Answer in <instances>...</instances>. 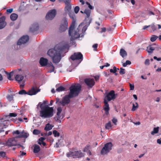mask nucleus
Returning <instances> with one entry per match:
<instances>
[{"instance_id":"f257e3e1","label":"nucleus","mask_w":161,"mask_h":161,"mask_svg":"<svg viewBox=\"0 0 161 161\" xmlns=\"http://www.w3.org/2000/svg\"><path fill=\"white\" fill-rule=\"evenodd\" d=\"M68 46L67 44L59 43L57 44L54 48L49 49L47 54L52 58L54 63H58L61 58V54L68 47Z\"/></svg>"},{"instance_id":"f03ea898","label":"nucleus","mask_w":161,"mask_h":161,"mask_svg":"<svg viewBox=\"0 0 161 161\" xmlns=\"http://www.w3.org/2000/svg\"><path fill=\"white\" fill-rule=\"evenodd\" d=\"M72 19L71 25L70 26L69 31V36H71L70 41L73 42L75 39L80 37V33L81 32L80 26L79 25L78 27L74 30L75 23V18Z\"/></svg>"},{"instance_id":"7ed1b4c3","label":"nucleus","mask_w":161,"mask_h":161,"mask_svg":"<svg viewBox=\"0 0 161 161\" xmlns=\"http://www.w3.org/2000/svg\"><path fill=\"white\" fill-rule=\"evenodd\" d=\"M40 111L39 116L43 118H50L52 117L54 114L53 108L47 106L42 107Z\"/></svg>"},{"instance_id":"20e7f679","label":"nucleus","mask_w":161,"mask_h":161,"mask_svg":"<svg viewBox=\"0 0 161 161\" xmlns=\"http://www.w3.org/2000/svg\"><path fill=\"white\" fill-rule=\"evenodd\" d=\"M81 86L79 84H74L69 88L70 92L69 94L72 97L77 96L81 90Z\"/></svg>"},{"instance_id":"39448f33","label":"nucleus","mask_w":161,"mask_h":161,"mask_svg":"<svg viewBox=\"0 0 161 161\" xmlns=\"http://www.w3.org/2000/svg\"><path fill=\"white\" fill-rule=\"evenodd\" d=\"M85 154L82 153L80 150L73 151H70L69 153L66 154L67 157H73L74 158H80L84 157Z\"/></svg>"},{"instance_id":"423d86ee","label":"nucleus","mask_w":161,"mask_h":161,"mask_svg":"<svg viewBox=\"0 0 161 161\" xmlns=\"http://www.w3.org/2000/svg\"><path fill=\"white\" fill-rule=\"evenodd\" d=\"M112 144L111 142L105 144L101 150V154L104 155L107 154L112 149Z\"/></svg>"},{"instance_id":"0eeeda50","label":"nucleus","mask_w":161,"mask_h":161,"mask_svg":"<svg viewBox=\"0 0 161 161\" xmlns=\"http://www.w3.org/2000/svg\"><path fill=\"white\" fill-rule=\"evenodd\" d=\"M72 98L68 94L65 95L63 97L61 101H59L60 104L64 106L66 105H67L70 102V98Z\"/></svg>"},{"instance_id":"6e6552de","label":"nucleus","mask_w":161,"mask_h":161,"mask_svg":"<svg viewBox=\"0 0 161 161\" xmlns=\"http://www.w3.org/2000/svg\"><path fill=\"white\" fill-rule=\"evenodd\" d=\"M70 58L73 60H80L81 61L83 60V56L80 52L75 53L71 56Z\"/></svg>"},{"instance_id":"1a4fd4ad","label":"nucleus","mask_w":161,"mask_h":161,"mask_svg":"<svg viewBox=\"0 0 161 161\" xmlns=\"http://www.w3.org/2000/svg\"><path fill=\"white\" fill-rule=\"evenodd\" d=\"M68 27V22L67 19L64 18L63 19L61 22V25L59 28V30L61 32L65 31L67 29Z\"/></svg>"},{"instance_id":"9d476101","label":"nucleus","mask_w":161,"mask_h":161,"mask_svg":"<svg viewBox=\"0 0 161 161\" xmlns=\"http://www.w3.org/2000/svg\"><path fill=\"white\" fill-rule=\"evenodd\" d=\"M56 14V11L55 9L50 10L47 14L46 18L47 20H52L55 16Z\"/></svg>"},{"instance_id":"9b49d317","label":"nucleus","mask_w":161,"mask_h":161,"mask_svg":"<svg viewBox=\"0 0 161 161\" xmlns=\"http://www.w3.org/2000/svg\"><path fill=\"white\" fill-rule=\"evenodd\" d=\"M116 98L115 94V92L114 90L111 91L109 92L106 95L104 99L110 101L111 100H114Z\"/></svg>"},{"instance_id":"f8f14e48","label":"nucleus","mask_w":161,"mask_h":161,"mask_svg":"<svg viewBox=\"0 0 161 161\" xmlns=\"http://www.w3.org/2000/svg\"><path fill=\"white\" fill-rule=\"evenodd\" d=\"M41 90L40 89L37 88L36 86L35 87L33 86L31 89L28 91V95L31 96L36 94Z\"/></svg>"},{"instance_id":"ddd939ff","label":"nucleus","mask_w":161,"mask_h":161,"mask_svg":"<svg viewBox=\"0 0 161 161\" xmlns=\"http://www.w3.org/2000/svg\"><path fill=\"white\" fill-rule=\"evenodd\" d=\"M84 82L88 88H91L95 84V82L93 79L86 78L84 80Z\"/></svg>"},{"instance_id":"4468645a","label":"nucleus","mask_w":161,"mask_h":161,"mask_svg":"<svg viewBox=\"0 0 161 161\" xmlns=\"http://www.w3.org/2000/svg\"><path fill=\"white\" fill-rule=\"evenodd\" d=\"M29 40V37L28 36H23L18 41L17 45H20L22 44H24L27 42Z\"/></svg>"},{"instance_id":"2eb2a0df","label":"nucleus","mask_w":161,"mask_h":161,"mask_svg":"<svg viewBox=\"0 0 161 161\" xmlns=\"http://www.w3.org/2000/svg\"><path fill=\"white\" fill-rule=\"evenodd\" d=\"M17 141L14 138H9L6 142V145L8 147H12L17 145Z\"/></svg>"},{"instance_id":"dca6fc26","label":"nucleus","mask_w":161,"mask_h":161,"mask_svg":"<svg viewBox=\"0 0 161 161\" xmlns=\"http://www.w3.org/2000/svg\"><path fill=\"white\" fill-rule=\"evenodd\" d=\"M104 106L103 109L105 111V113L106 114H108L109 113V105L108 103L107 100L106 99H104Z\"/></svg>"},{"instance_id":"f3484780","label":"nucleus","mask_w":161,"mask_h":161,"mask_svg":"<svg viewBox=\"0 0 161 161\" xmlns=\"http://www.w3.org/2000/svg\"><path fill=\"white\" fill-rule=\"evenodd\" d=\"M39 63L42 66H45L47 65L48 60L43 57L40 58Z\"/></svg>"},{"instance_id":"a211bd4d","label":"nucleus","mask_w":161,"mask_h":161,"mask_svg":"<svg viewBox=\"0 0 161 161\" xmlns=\"http://www.w3.org/2000/svg\"><path fill=\"white\" fill-rule=\"evenodd\" d=\"M66 6L64 8V10L66 14L70 12L71 11V6L70 3H65Z\"/></svg>"},{"instance_id":"6ab92c4d","label":"nucleus","mask_w":161,"mask_h":161,"mask_svg":"<svg viewBox=\"0 0 161 161\" xmlns=\"http://www.w3.org/2000/svg\"><path fill=\"white\" fill-rule=\"evenodd\" d=\"M47 65V67L50 68L48 71V72L51 73L54 71L55 68L54 67L51 62L48 63Z\"/></svg>"},{"instance_id":"aec40b11","label":"nucleus","mask_w":161,"mask_h":161,"mask_svg":"<svg viewBox=\"0 0 161 161\" xmlns=\"http://www.w3.org/2000/svg\"><path fill=\"white\" fill-rule=\"evenodd\" d=\"M155 47L153 45H149L147 47V50L149 53H152L155 50Z\"/></svg>"},{"instance_id":"412c9836","label":"nucleus","mask_w":161,"mask_h":161,"mask_svg":"<svg viewBox=\"0 0 161 161\" xmlns=\"http://www.w3.org/2000/svg\"><path fill=\"white\" fill-rule=\"evenodd\" d=\"M119 53L120 56L123 58H124L127 55L126 51L123 48H121L120 49Z\"/></svg>"},{"instance_id":"4be33fe9","label":"nucleus","mask_w":161,"mask_h":161,"mask_svg":"<svg viewBox=\"0 0 161 161\" xmlns=\"http://www.w3.org/2000/svg\"><path fill=\"white\" fill-rule=\"evenodd\" d=\"M15 80L19 82H20L24 79V76L21 75H17L15 76Z\"/></svg>"},{"instance_id":"5701e85b","label":"nucleus","mask_w":161,"mask_h":161,"mask_svg":"<svg viewBox=\"0 0 161 161\" xmlns=\"http://www.w3.org/2000/svg\"><path fill=\"white\" fill-rule=\"evenodd\" d=\"M53 126L52 125L48 123L46 125L45 127L44 128V130L46 131H48L51 130Z\"/></svg>"},{"instance_id":"b1692460","label":"nucleus","mask_w":161,"mask_h":161,"mask_svg":"<svg viewBox=\"0 0 161 161\" xmlns=\"http://www.w3.org/2000/svg\"><path fill=\"white\" fill-rule=\"evenodd\" d=\"M40 150V147L39 146L37 145H34L33 152L35 153H38Z\"/></svg>"},{"instance_id":"393cba45","label":"nucleus","mask_w":161,"mask_h":161,"mask_svg":"<svg viewBox=\"0 0 161 161\" xmlns=\"http://www.w3.org/2000/svg\"><path fill=\"white\" fill-rule=\"evenodd\" d=\"M18 15L15 13H13L10 15V19L12 21L15 20L18 18Z\"/></svg>"},{"instance_id":"a878e982","label":"nucleus","mask_w":161,"mask_h":161,"mask_svg":"<svg viewBox=\"0 0 161 161\" xmlns=\"http://www.w3.org/2000/svg\"><path fill=\"white\" fill-rule=\"evenodd\" d=\"M29 136V134L27 133H23L19 136L17 137V138H27Z\"/></svg>"},{"instance_id":"bb28decb","label":"nucleus","mask_w":161,"mask_h":161,"mask_svg":"<svg viewBox=\"0 0 161 161\" xmlns=\"http://www.w3.org/2000/svg\"><path fill=\"white\" fill-rule=\"evenodd\" d=\"M6 74L7 75H8V80H13V79H11V76H13V75L14 74V71H12L9 73H8V72H7V71H5Z\"/></svg>"},{"instance_id":"cd10ccee","label":"nucleus","mask_w":161,"mask_h":161,"mask_svg":"<svg viewBox=\"0 0 161 161\" xmlns=\"http://www.w3.org/2000/svg\"><path fill=\"white\" fill-rule=\"evenodd\" d=\"M48 102L47 101H43V103L40 102L38 104V105H40V107L41 108L42 107H43L45 106H48L46 104Z\"/></svg>"},{"instance_id":"c85d7f7f","label":"nucleus","mask_w":161,"mask_h":161,"mask_svg":"<svg viewBox=\"0 0 161 161\" xmlns=\"http://www.w3.org/2000/svg\"><path fill=\"white\" fill-rule=\"evenodd\" d=\"M91 10L88 9H85L84 11V13L86 15V17L88 18L90 15Z\"/></svg>"},{"instance_id":"c756f323","label":"nucleus","mask_w":161,"mask_h":161,"mask_svg":"<svg viewBox=\"0 0 161 161\" xmlns=\"http://www.w3.org/2000/svg\"><path fill=\"white\" fill-rule=\"evenodd\" d=\"M36 27L35 28L34 25H32V27L30 29V31L33 32V31L37 30L38 29V26L37 24L35 25Z\"/></svg>"},{"instance_id":"7c9ffc66","label":"nucleus","mask_w":161,"mask_h":161,"mask_svg":"<svg viewBox=\"0 0 161 161\" xmlns=\"http://www.w3.org/2000/svg\"><path fill=\"white\" fill-rule=\"evenodd\" d=\"M65 90V88H64L63 86H60L56 89V91L58 92H61L64 91Z\"/></svg>"},{"instance_id":"2f4dec72","label":"nucleus","mask_w":161,"mask_h":161,"mask_svg":"<svg viewBox=\"0 0 161 161\" xmlns=\"http://www.w3.org/2000/svg\"><path fill=\"white\" fill-rule=\"evenodd\" d=\"M112 127V125L110 121H109L108 123L106 124L105 125V128L106 129L109 130Z\"/></svg>"},{"instance_id":"473e14b6","label":"nucleus","mask_w":161,"mask_h":161,"mask_svg":"<svg viewBox=\"0 0 161 161\" xmlns=\"http://www.w3.org/2000/svg\"><path fill=\"white\" fill-rule=\"evenodd\" d=\"M69 17L72 19H74L75 18V15L73 12L71 11L68 13Z\"/></svg>"},{"instance_id":"72a5a7b5","label":"nucleus","mask_w":161,"mask_h":161,"mask_svg":"<svg viewBox=\"0 0 161 161\" xmlns=\"http://www.w3.org/2000/svg\"><path fill=\"white\" fill-rule=\"evenodd\" d=\"M159 128V127L154 128L153 130L151 132V134L152 135H153L157 133L158 131Z\"/></svg>"},{"instance_id":"f704fd0d","label":"nucleus","mask_w":161,"mask_h":161,"mask_svg":"<svg viewBox=\"0 0 161 161\" xmlns=\"http://www.w3.org/2000/svg\"><path fill=\"white\" fill-rule=\"evenodd\" d=\"M15 94H14L12 95H8L7 96V98L9 101L13 100V96H15Z\"/></svg>"},{"instance_id":"c9c22d12","label":"nucleus","mask_w":161,"mask_h":161,"mask_svg":"<svg viewBox=\"0 0 161 161\" xmlns=\"http://www.w3.org/2000/svg\"><path fill=\"white\" fill-rule=\"evenodd\" d=\"M18 94L19 95H28V92H26L25 90H21L19 91Z\"/></svg>"},{"instance_id":"e433bc0d","label":"nucleus","mask_w":161,"mask_h":161,"mask_svg":"<svg viewBox=\"0 0 161 161\" xmlns=\"http://www.w3.org/2000/svg\"><path fill=\"white\" fill-rule=\"evenodd\" d=\"M91 146L89 144H87L86 146L83 148V151L84 152H87L89 150V149L90 148Z\"/></svg>"},{"instance_id":"4c0bfd02","label":"nucleus","mask_w":161,"mask_h":161,"mask_svg":"<svg viewBox=\"0 0 161 161\" xmlns=\"http://www.w3.org/2000/svg\"><path fill=\"white\" fill-rule=\"evenodd\" d=\"M62 111V108L60 107H58L57 109V116H61L60 114Z\"/></svg>"},{"instance_id":"58836bf2","label":"nucleus","mask_w":161,"mask_h":161,"mask_svg":"<svg viewBox=\"0 0 161 161\" xmlns=\"http://www.w3.org/2000/svg\"><path fill=\"white\" fill-rule=\"evenodd\" d=\"M117 70H119V68H117L115 66H114L113 68V69H110V72L111 73H114L116 72Z\"/></svg>"},{"instance_id":"ea45409f","label":"nucleus","mask_w":161,"mask_h":161,"mask_svg":"<svg viewBox=\"0 0 161 161\" xmlns=\"http://www.w3.org/2000/svg\"><path fill=\"white\" fill-rule=\"evenodd\" d=\"M85 7H88L90 9H92L93 8V7L89 3L87 2H86Z\"/></svg>"},{"instance_id":"a19ab883","label":"nucleus","mask_w":161,"mask_h":161,"mask_svg":"<svg viewBox=\"0 0 161 161\" xmlns=\"http://www.w3.org/2000/svg\"><path fill=\"white\" fill-rule=\"evenodd\" d=\"M46 139L45 138L41 137L38 140V143L40 145H41L42 142H44V140Z\"/></svg>"},{"instance_id":"79ce46f5","label":"nucleus","mask_w":161,"mask_h":161,"mask_svg":"<svg viewBox=\"0 0 161 161\" xmlns=\"http://www.w3.org/2000/svg\"><path fill=\"white\" fill-rule=\"evenodd\" d=\"M53 133L55 137L59 136L60 133L56 130H53Z\"/></svg>"},{"instance_id":"37998d69","label":"nucleus","mask_w":161,"mask_h":161,"mask_svg":"<svg viewBox=\"0 0 161 161\" xmlns=\"http://www.w3.org/2000/svg\"><path fill=\"white\" fill-rule=\"evenodd\" d=\"M158 38V36L156 35H153L152 37L151 38L150 40L152 42H154Z\"/></svg>"},{"instance_id":"c03bdc74","label":"nucleus","mask_w":161,"mask_h":161,"mask_svg":"<svg viewBox=\"0 0 161 161\" xmlns=\"http://www.w3.org/2000/svg\"><path fill=\"white\" fill-rule=\"evenodd\" d=\"M40 131L39 130L34 129L33 131V133L34 135H38L40 133Z\"/></svg>"},{"instance_id":"a18cd8bd","label":"nucleus","mask_w":161,"mask_h":161,"mask_svg":"<svg viewBox=\"0 0 161 161\" xmlns=\"http://www.w3.org/2000/svg\"><path fill=\"white\" fill-rule=\"evenodd\" d=\"M136 106H135V104L134 103L133 104V107L132 109V110L133 111H135L136 109V108L138 107V103H136Z\"/></svg>"},{"instance_id":"49530a36","label":"nucleus","mask_w":161,"mask_h":161,"mask_svg":"<svg viewBox=\"0 0 161 161\" xmlns=\"http://www.w3.org/2000/svg\"><path fill=\"white\" fill-rule=\"evenodd\" d=\"M6 23H0V29L3 28L6 25Z\"/></svg>"},{"instance_id":"de8ad7c7","label":"nucleus","mask_w":161,"mask_h":161,"mask_svg":"<svg viewBox=\"0 0 161 161\" xmlns=\"http://www.w3.org/2000/svg\"><path fill=\"white\" fill-rule=\"evenodd\" d=\"M131 62L129 60H126L125 63L123 64V65L124 67H126L127 65H129L131 64Z\"/></svg>"},{"instance_id":"09e8293b","label":"nucleus","mask_w":161,"mask_h":161,"mask_svg":"<svg viewBox=\"0 0 161 161\" xmlns=\"http://www.w3.org/2000/svg\"><path fill=\"white\" fill-rule=\"evenodd\" d=\"M120 70L119 73L120 75H122L125 74V69H123L122 68H120Z\"/></svg>"},{"instance_id":"8fccbe9b","label":"nucleus","mask_w":161,"mask_h":161,"mask_svg":"<svg viewBox=\"0 0 161 161\" xmlns=\"http://www.w3.org/2000/svg\"><path fill=\"white\" fill-rule=\"evenodd\" d=\"M5 17L4 16H2L0 18V23H6L5 22Z\"/></svg>"},{"instance_id":"3c124183","label":"nucleus","mask_w":161,"mask_h":161,"mask_svg":"<svg viewBox=\"0 0 161 161\" xmlns=\"http://www.w3.org/2000/svg\"><path fill=\"white\" fill-rule=\"evenodd\" d=\"M6 153L5 152L3 151H0V158L3 157L4 158L6 156Z\"/></svg>"},{"instance_id":"603ef678","label":"nucleus","mask_w":161,"mask_h":161,"mask_svg":"<svg viewBox=\"0 0 161 161\" xmlns=\"http://www.w3.org/2000/svg\"><path fill=\"white\" fill-rule=\"evenodd\" d=\"M150 27H151V29L153 31H154L156 30V26L154 24H152L150 25Z\"/></svg>"},{"instance_id":"864d4df0","label":"nucleus","mask_w":161,"mask_h":161,"mask_svg":"<svg viewBox=\"0 0 161 161\" xmlns=\"http://www.w3.org/2000/svg\"><path fill=\"white\" fill-rule=\"evenodd\" d=\"M80 9L79 7L78 6H76L74 8V11L76 14H77Z\"/></svg>"},{"instance_id":"5fc2aeb1","label":"nucleus","mask_w":161,"mask_h":161,"mask_svg":"<svg viewBox=\"0 0 161 161\" xmlns=\"http://www.w3.org/2000/svg\"><path fill=\"white\" fill-rule=\"evenodd\" d=\"M9 116L10 117H15L17 116V114L15 113H10L9 114Z\"/></svg>"},{"instance_id":"6e6d98bb","label":"nucleus","mask_w":161,"mask_h":161,"mask_svg":"<svg viewBox=\"0 0 161 161\" xmlns=\"http://www.w3.org/2000/svg\"><path fill=\"white\" fill-rule=\"evenodd\" d=\"M112 122L115 125H116V123L117 122V120L115 118H113L112 119Z\"/></svg>"},{"instance_id":"4d7b16f0","label":"nucleus","mask_w":161,"mask_h":161,"mask_svg":"<svg viewBox=\"0 0 161 161\" xmlns=\"http://www.w3.org/2000/svg\"><path fill=\"white\" fill-rule=\"evenodd\" d=\"M57 116L58 117L57 118V119H56V121L59 123H61V120H60V119L61 118V116Z\"/></svg>"},{"instance_id":"13d9d810","label":"nucleus","mask_w":161,"mask_h":161,"mask_svg":"<svg viewBox=\"0 0 161 161\" xmlns=\"http://www.w3.org/2000/svg\"><path fill=\"white\" fill-rule=\"evenodd\" d=\"M98 44H95L93 45L92 47L94 48V50H96Z\"/></svg>"},{"instance_id":"bf43d9fd","label":"nucleus","mask_w":161,"mask_h":161,"mask_svg":"<svg viewBox=\"0 0 161 161\" xmlns=\"http://www.w3.org/2000/svg\"><path fill=\"white\" fill-rule=\"evenodd\" d=\"M13 11V9L11 8L9 9H8L7 10V12L8 14L11 13Z\"/></svg>"},{"instance_id":"052dcab7","label":"nucleus","mask_w":161,"mask_h":161,"mask_svg":"<svg viewBox=\"0 0 161 161\" xmlns=\"http://www.w3.org/2000/svg\"><path fill=\"white\" fill-rule=\"evenodd\" d=\"M145 64L146 65H149V59H147L145 62Z\"/></svg>"},{"instance_id":"680f3d73","label":"nucleus","mask_w":161,"mask_h":161,"mask_svg":"<svg viewBox=\"0 0 161 161\" xmlns=\"http://www.w3.org/2000/svg\"><path fill=\"white\" fill-rule=\"evenodd\" d=\"M130 84V90H134V85H132L130 83H129Z\"/></svg>"},{"instance_id":"e2e57ef3","label":"nucleus","mask_w":161,"mask_h":161,"mask_svg":"<svg viewBox=\"0 0 161 161\" xmlns=\"http://www.w3.org/2000/svg\"><path fill=\"white\" fill-rule=\"evenodd\" d=\"M80 2L81 3V5H84L85 6V3L84 1L83 0H79Z\"/></svg>"},{"instance_id":"0e129e2a","label":"nucleus","mask_w":161,"mask_h":161,"mask_svg":"<svg viewBox=\"0 0 161 161\" xmlns=\"http://www.w3.org/2000/svg\"><path fill=\"white\" fill-rule=\"evenodd\" d=\"M153 58L154 59H156L157 60V61H161V58H158L156 56H154L153 57Z\"/></svg>"},{"instance_id":"69168bd1","label":"nucleus","mask_w":161,"mask_h":161,"mask_svg":"<svg viewBox=\"0 0 161 161\" xmlns=\"http://www.w3.org/2000/svg\"><path fill=\"white\" fill-rule=\"evenodd\" d=\"M20 134V132L18 130H16L15 131H14L13 132V134H16L17 135L19 134Z\"/></svg>"},{"instance_id":"338daca9","label":"nucleus","mask_w":161,"mask_h":161,"mask_svg":"<svg viewBox=\"0 0 161 161\" xmlns=\"http://www.w3.org/2000/svg\"><path fill=\"white\" fill-rule=\"evenodd\" d=\"M106 29L105 28H101V31L100 32L101 33H102L103 32H105L106 31Z\"/></svg>"},{"instance_id":"774afa93","label":"nucleus","mask_w":161,"mask_h":161,"mask_svg":"<svg viewBox=\"0 0 161 161\" xmlns=\"http://www.w3.org/2000/svg\"><path fill=\"white\" fill-rule=\"evenodd\" d=\"M157 142L159 144H161V138L158 139L157 140Z\"/></svg>"}]
</instances>
